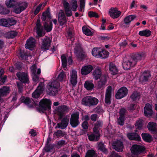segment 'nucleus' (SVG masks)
I'll use <instances>...</instances> for the list:
<instances>
[{"instance_id": "nucleus-1", "label": "nucleus", "mask_w": 157, "mask_h": 157, "mask_svg": "<svg viewBox=\"0 0 157 157\" xmlns=\"http://www.w3.org/2000/svg\"><path fill=\"white\" fill-rule=\"evenodd\" d=\"M145 57V54L143 52L138 53L132 55L130 59L123 61L122 65L123 68L125 70L130 69L134 67L138 61L144 59Z\"/></svg>"}, {"instance_id": "nucleus-2", "label": "nucleus", "mask_w": 157, "mask_h": 157, "mask_svg": "<svg viewBox=\"0 0 157 157\" xmlns=\"http://www.w3.org/2000/svg\"><path fill=\"white\" fill-rule=\"evenodd\" d=\"M59 85V82L57 81L49 82L47 86V94L51 96H56L58 93L59 90L58 88Z\"/></svg>"}, {"instance_id": "nucleus-3", "label": "nucleus", "mask_w": 157, "mask_h": 157, "mask_svg": "<svg viewBox=\"0 0 157 157\" xmlns=\"http://www.w3.org/2000/svg\"><path fill=\"white\" fill-rule=\"evenodd\" d=\"M52 101L49 99H43L39 102V107L37 108V111L41 113H44L47 110L49 111L51 110Z\"/></svg>"}, {"instance_id": "nucleus-4", "label": "nucleus", "mask_w": 157, "mask_h": 157, "mask_svg": "<svg viewBox=\"0 0 157 157\" xmlns=\"http://www.w3.org/2000/svg\"><path fill=\"white\" fill-rule=\"evenodd\" d=\"M98 101V100L95 97L87 96L82 99V103L83 105L90 107L96 105Z\"/></svg>"}, {"instance_id": "nucleus-5", "label": "nucleus", "mask_w": 157, "mask_h": 157, "mask_svg": "<svg viewBox=\"0 0 157 157\" xmlns=\"http://www.w3.org/2000/svg\"><path fill=\"white\" fill-rule=\"evenodd\" d=\"M79 112H76L72 113L70 119V124L73 128H76L79 124Z\"/></svg>"}, {"instance_id": "nucleus-6", "label": "nucleus", "mask_w": 157, "mask_h": 157, "mask_svg": "<svg viewBox=\"0 0 157 157\" xmlns=\"http://www.w3.org/2000/svg\"><path fill=\"white\" fill-rule=\"evenodd\" d=\"M68 107L65 105L59 106L56 109L57 114L60 119H62L64 115L68 112Z\"/></svg>"}, {"instance_id": "nucleus-7", "label": "nucleus", "mask_w": 157, "mask_h": 157, "mask_svg": "<svg viewBox=\"0 0 157 157\" xmlns=\"http://www.w3.org/2000/svg\"><path fill=\"white\" fill-rule=\"evenodd\" d=\"M74 49L75 52L78 59L81 61L84 60L86 56L81 47L78 45L76 46Z\"/></svg>"}, {"instance_id": "nucleus-8", "label": "nucleus", "mask_w": 157, "mask_h": 157, "mask_svg": "<svg viewBox=\"0 0 157 157\" xmlns=\"http://www.w3.org/2000/svg\"><path fill=\"white\" fill-rule=\"evenodd\" d=\"M128 90L126 87L123 86L120 88L115 94V98L120 99L126 96L128 93Z\"/></svg>"}, {"instance_id": "nucleus-9", "label": "nucleus", "mask_w": 157, "mask_h": 157, "mask_svg": "<svg viewBox=\"0 0 157 157\" xmlns=\"http://www.w3.org/2000/svg\"><path fill=\"white\" fill-rule=\"evenodd\" d=\"M27 6L26 3L20 2L13 8V12L17 14L20 13L25 9Z\"/></svg>"}, {"instance_id": "nucleus-10", "label": "nucleus", "mask_w": 157, "mask_h": 157, "mask_svg": "<svg viewBox=\"0 0 157 157\" xmlns=\"http://www.w3.org/2000/svg\"><path fill=\"white\" fill-rule=\"evenodd\" d=\"M16 75L21 83L25 84L29 83V76L26 74L19 72L16 73Z\"/></svg>"}, {"instance_id": "nucleus-11", "label": "nucleus", "mask_w": 157, "mask_h": 157, "mask_svg": "<svg viewBox=\"0 0 157 157\" xmlns=\"http://www.w3.org/2000/svg\"><path fill=\"white\" fill-rule=\"evenodd\" d=\"M42 40V44L41 46L42 50L44 51L48 50L50 47L52 42L50 38L46 36Z\"/></svg>"}, {"instance_id": "nucleus-12", "label": "nucleus", "mask_w": 157, "mask_h": 157, "mask_svg": "<svg viewBox=\"0 0 157 157\" xmlns=\"http://www.w3.org/2000/svg\"><path fill=\"white\" fill-rule=\"evenodd\" d=\"M145 150L143 146L137 144L132 145L131 148V151L132 154H138L143 152Z\"/></svg>"}, {"instance_id": "nucleus-13", "label": "nucleus", "mask_w": 157, "mask_h": 157, "mask_svg": "<svg viewBox=\"0 0 157 157\" xmlns=\"http://www.w3.org/2000/svg\"><path fill=\"white\" fill-rule=\"evenodd\" d=\"M44 82H40L37 87L36 89L32 93V97L35 98H39L43 92Z\"/></svg>"}, {"instance_id": "nucleus-14", "label": "nucleus", "mask_w": 157, "mask_h": 157, "mask_svg": "<svg viewBox=\"0 0 157 157\" xmlns=\"http://www.w3.org/2000/svg\"><path fill=\"white\" fill-rule=\"evenodd\" d=\"M112 146L113 149L118 152H122L124 147L123 142L120 140L113 142Z\"/></svg>"}, {"instance_id": "nucleus-15", "label": "nucleus", "mask_w": 157, "mask_h": 157, "mask_svg": "<svg viewBox=\"0 0 157 157\" xmlns=\"http://www.w3.org/2000/svg\"><path fill=\"white\" fill-rule=\"evenodd\" d=\"M151 75L149 71H145L140 76V81L143 84H145L151 78Z\"/></svg>"}, {"instance_id": "nucleus-16", "label": "nucleus", "mask_w": 157, "mask_h": 157, "mask_svg": "<svg viewBox=\"0 0 157 157\" xmlns=\"http://www.w3.org/2000/svg\"><path fill=\"white\" fill-rule=\"evenodd\" d=\"M111 93L112 87L109 86L106 90L105 99V102L107 105H109L111 103Z\"/></svg>"}, {"instance_id": "nucleus-17", "label": "nucleus", "mask_w": 157, "mask_h": 157, "mask_svg": "<svg viewBox=\"0 0 157 157\" xmlns=\"http://www.w3.org/2000/svg\"><path fill=\"white\" fill-rule=\"evenodd\" d=\"M36 33L37 36L36 37L38 38L44 36L45 34L43 32V28L41 25L40 20H37L36 23Z\"/></svg>"}, {"instance_id": "nucleus-18", "label": "nucleus", "mask_w": 157, "mask_h": 157, "mask_svg": "<svg viewBox=\"0 0 157 157\" xmlns=\"http://www.w3.org/2000/svg\"><path fill=\"white\" fill-rule=\"evenodd\" d=\"M109 14L113 18L115 19L118 18L121 15V12L118 10L116 8H111L109 11Z\"/></svg>"}, {"instance_id": "nucleus-19", "label": "nucleus", "mask_w": 157, "mask_h": 157, "mask_svg": "<svg viewBox=\"0 0 157 157\" xmlns=\"http://www.w3.org/2000/svg\"><path fill=\"white\" fill-rule=\"evenodd\" d=\"M152 106L149 103H147L144 108V114L145 116L150 117L152 116L153 111Z\"/></svg>"}, {"instance_id": "nucleus-20", "label": "nucleus", "mask_w": 157, "mask_h": 157, "mask_svg": "<svg viewBox=\"0 0 157 157\" xmlns=\"http://www.w3.org/2000/svg\"><path fill=\"white\" fill-rule=\"evenodd\" d=\"M93 69V67L91 65L83 66L81 70V74L83 75H86L90 73Z\"/></svg>"}, {"instance_id": "nucleus-21", "label": "nucleus", "mask_w": 157, "mask_h": 157, "mask_svg": "<svg viewBox=\"0 0 157 157\" xmlns=\"http://www.w3.org/2000/svg\"><path fill=\"white\" fill-rule=\"evenodd\" d=\"M147 128L150 132L153 134L157 133V125L156 123L152 121L149 122Z\"/></svg>"}, {"instance_id": "nucleus-22", "label": "nucleus", "mask_w": 157, "mask_h": 157, "mask_svg": "<svg viewBox=\"0 0 157 157\" xmlns=\"http://www.w3.org/2000/svg\"><path fill=\"white\" fill-rule=\"evenodd\" d=\"M10 87L6 86H3L0 88V101L1 97L7 95L10 92Z\"/></svg>"}, {"instance_id": "nucleus-23", "label": "nucleus", "mask_w": 157, "mask_h": 157, "mask_svg": "<svg viewBox=\"0 0 157 157\" xmlns=\"http://www.w3.org/2000/svg\"><path fill=\"white\" fill-rule=\"evenodd\" d=\"M69 120L67 118H63L61 122L58 123L57 125V127L62 129H63L66 128L68 124Z\"/></svg>"}, {"instance_id": "nucleus-24", "label": "nucleus", "mask_w": 157, "mask_h": 157, "mask_svg": "<svg viewBox=\"0 0 157 157\" xmlns=\"http://www.w3.org/2000/svg\"><path fill=\"white\" fill-rule=\"evenodd\" d=\"M127 136L128 138L131 140L137 141H140L141 138L140 136L136 132H131L127 134Z\"/></svg>"}, {"instance_id": "nucleus-25", "label": "nucleus", "mask_w": 157, "mask_h": 157, "mask_svg": "<svg viewBox=\"0 0 157 157\" xmlns=\"http://www.w3.org/2000/svg\"><path fill=\"white\" fill-rule=\"evenodd\" d=\"M77 72L75 70H73L70 81L72 86L75 87L77 83Z\"/></svg>"}, {"instance_id": "nucleus-26", "label": "nucleus", "mask_w": 157, "mask_h": 157, "mask_svg": "<svg viewBox=\"0 0 157 157\" xmlns=\"http://www.w3.org/2000/svg\"><path fill=\"white\" fill-rule=\"evenodd\" d=\"M35 42L34 41V39L31 37L27 40L25 47L26 48L32 50V49L35 46Z\"/></svg>"}, {"instance_id": "nucleus-27", "label": "nucleus", "mask_w": 157, "mask_h": 157, "mask_svg": "<svg viewBox=\"0 0 157 157\" xmlns=\"http://www.w3.org/2000/svg\"><path fill=\"white\" fill-rule=\"evenodd\" d=\"M58 20L59 25L61 26L66 24L67 22L66 18L63 13H59L58 16Z\"/></svg>"}, {"instance_id": "nucleus-28", "label": "nucleus", "mask_w": 157, "mask_h": 157, "mask_svg": "<svg viewBox=\"0 0 157 157\" xmlns=\"http://www.w3.org/2000/svg\"><path fill=\"white\" fill-rule=\"evenodd\" d=\"M98 150H100L104 154L107 155L108 154L109 151L106 147V145L103 142L98 143Z\"/></svg>"}, {"instance_id": "nucleus-29", "label": "nucleus", "mask_w": 157, "mask_h": 157, "mask_svg": "<svg viewBox=\"0 0 157 157\" xmlns=\"http://www.w3.org/2000/svg\"><path fill=\"white\" fill-rule=\"evenodd\" d=\"M23 102L25 104L28 105L29 108H33L34 105H36L35 101L33 100L32 99H31L29 98H26L23 101Z\"/></svg>"}, {"instance_id": "nucleus-30", "label": "nucleus", "mask_w": 157, "mask_h": 157, "mask_svg": "<svg viewBox=\"0 0 157 157\" xmlns=\"http://www.w3.org/2000/svg\"><path fill=\"white\" fill-rule=\"evenodd\" d=\"M109 69L112 74L115 75L118 74V69L114 63H110L109 66Z\"/></svg>"}, {"instance_id": "nucleus-31", "label": "nucleus", "mask_w": 157, "mask_h": 157, "mask_svg": "<svg viewBox=\"0 0 157 157\" xmlns=\"http://www.w3.org/2000/svg\"><path fill=\"white\" fill-rule=\"evenodd\" d=\"M100 136L99 132L97 133L94 132L93 134H91L88 136V139L90 141H97L99 140Z\"/></svg>"}, {"instance_id": "nucleus-32", "label": "nucleus", "mask_w": 157, "mask_h": 157, "mask_svg": "<svg viewBox=\"0 0 157 157\" xmlns=\"http://www.w3.org/2000/svg\"><path fill=\"white\" fill-rule=\"evenodd\" d=\"M141 136L143 140L146 142L150 143L152 140V136L149 133H143Z\"/></svg>"}, {"instance_id": "nucleus-33", "label": "nucleus", "mask_w": 157, "mask_h": 157, "mask_svg": "<svg viewBox=\"0 0 157 157\" xmlns=\"http://www.w3.org/2000/svg\"><path fill=\"white\" fill-rule=\"evenodd\" d=\"M130 98L133 101H138L140 98V93L136 91H134L130 96Z\"/></svg>"}, {"instance_id": "nucleus-34", "label": "nucleus", "mask_w": 157, "mask_h": 157, "mask_svg": "<svg viewBox=\"0 0 157 157\" xmlns=\"http://www.w3.org/2000/svg\"><path fill=\"white\" fill-rule=\"evenodd\" d=\"M103 122L102 121L98 120L94 124V126L93 128L94 132H95L97 133L99 132V129L100 127H102Z\"/></svg>"}, {"instance_id": "nucleus-35", "label": "nucleus", "mask_w": 157, "mask_h": 157, "mask_svg": "<svg viewBox=\"0 0 157 157\" xmlns=\"http://www.w3.org/2000/svg\"><path fill=\"white\" fill-rule=\"evenodd\" d=\"M84 87L87 90H92L94 88V85L90 81L87 80L85 82Z\"/></svg>"}, {"instance_id": "nucleus-36", "label": "nucleus", "mask_w": 157, "mask_h": 157, "mask_svg": "<svg viewBox=\"0 0 157 157\" xmlns=\"http://www.w3.org/2000/svg\"><path fill=\"white\" fill-rule=\"evenodd\" d=\"M93 78L96 80L100 78L101 75V70L99 68L96 69L93 74Z\"/></svg>"}, {"instance_id": "nucleus-37", "label": "nucleus", "mask_w": 157, "mask_h": 157, "mask_svg": "<svg viewBox=\"0 0 157 157\" xmlns=\"http://www.w3.org/2000/svg\"><path fill=\"white\" fill-rule=\"evenodd\" d=\"M17 33L16 31H11L9 32L5 35L6 38L8 39H13L17 36Z\"/></svg>"}, {"instance_id": "nucleus-38", "label": "nucleus", "mask_w": 157, "mask_h": 157, "mask_svg": "<svg viewBox=\"0 0 157 157\" xmlns=\"http://www.w3.org/2000/svg\"><path fill=\"white\" fill-rule=\"evenodd\" d=\"M151 32L148 29H145L139 32L138 34L142 36L147 37H149L151 35Z\"/></svg>"}, {"instance_id": "nucleus-39", "label": "nucleus", "mask_w": 157, "mask_h": 157, "mask_svg": "<svg viewBox=\"0 0 157 157\" xmlns=\"http://www.w3.org/2000/svg\"><path fill=\"white\" fill-rule=\"evenodd\" d=\"M99 58L103 59L107 58L109 55V52L105 49H101L100 52L99 53Z\"/></svg>"}, {"instance_id": "nucleus-40", "label": "nucleus", "mask_w": 157, "mask_h": 157, "mask_svg": "<svg viewBox=\"0 0 157 157\" xmlns=\"http://www.w3.org/2000/svg\"><path fill=\"white\" fill-rule=\"evenodd\" d=\"M144 121L142 119H139L136 121L135 127L136 129L138 130H141L142 129L144 124Z\"/></svg>"}, {"instance_id": "nucleus-41", "label": "nucleus", "mask_w": 157, "mask_h": 157, "mask_svg": "<svg viewBox=\"0 0 157 157\" xmlns=\"http://www.w3.org/2000/svg\"><path fill=\"white\" fill-rule=\"evenodd\" d=\"M52 23L51 21L50 22L49 25L48 24L47 22H45L44 23V29L48 33L50 32L52 30Z\"/></svg>"}, {"instance_id": "nucleus-42", "label": "nucleus", "mask_w": 157, "mask_h": 157, "mask_svg": "<svg viewBox=\"0 0 157 157\" xmlns=\"http://www.w3.org/2000/svg\"><path fill=\"white\" fill-rule=\"evenodd\" d=\"M136 16L135 15H130L126 17L124 19V22L125 24L128 25L130 22L136 18Z\"/></svg>"}, {"instance_id": "nucleus-43", "label": "nucleus", "mask_w": 157, "mask_h": 157, "mask_svg": "<svg viewBox=\"0 0 157 157\" xmlns=\"http://www.w3.org/2000/svg\"><path fill=\"white\" fill-rule=\"evenodd\" d=\"M65 14L67 17H71L72 15L71 9L70 8V5L63 6Z\"/></svg>"}, {"instance_id": "nucleus-44", "label": "nucleus", "mask_w": 157, "mask_h": 157, "mask_svg": "<svg viewBox=\"0 0 157 157\" xmlns=\"http://www.w3.org/2000/svg\"><path fill=\"white\" fill-rule=\"evenodd\" d=\"M97 155L94 150H88L86 154L85 157H97Z\"/></svg>"}, {"instance_id": "nucleus-45", "label": "nucleus", "mask_w": 157, "mask_h": 157, "mask_svg": "<svg viewBox=\"0 0 157 157\" xmlns=\"http://www.w3.org/2000/svg\"><path fill=\"white\" fill-rule=\"evenodd\" d=\"M18 3L16 0H9L6 3V5L8 7H13V8Z\"/></svg>"}, {"instance_id": "nucleus-46", "label": "nucleus", "mask_w": 157, "mask_h": 157, "mask_svg": "<svg viewBox=\"0 0 157 157\" xmlns=\"http://www.w3.org/2000/svg\"><path fill=\"white\" fill-rule=\"evenodd\" d=\"M101 49V48H94L92 52V55L96 57L99 58V55L100 54Z\"/></svg>"}, {"instance_id": "nucleus-47", "label": "nucleus", "mask_w": 157, "mask_h": 157, "mask_svg": "<svg viewBox=\"0 0 157 157\" xmlns=\"http://www.w3.org/2000/svg\"><path fill=\"white\" fill-rule=\"evenodd\" d=\"M62 66L63 68H65L67 66V59L66 56L63 54L61 56Z\"/></svg>"}, {"instance_id": "nucleus-48", "label": "nucleus", "mask_w": 157, "mask_h": 157, "mask_svg": "<svg viewBox=\"0 0 157 157\" xmlns=\"http://www.w3.org/2000/svg\"><path fill=\"white\" fill-rule=\"evenodd\" d=\"M66 134L65 132H63L61 130H58L56 132H54V135L57 138L62 137Z\"/></svg>"}, {"instance_id": "nucleus-49", "label": "nucleus", "mask_w": 157, "mask_h": 157, "mask_svg": "<svg viewBox=\"0 0 157 157\" xmlns=\"http://www.w3.org/2000/svg\"><path fill=\"white\" fill-rule=\"evenodd\" d=\"M71 5L72 7L71 8V10L73 11H76L78 8V4L76 0H71Z\"/></svg>"}, {"instance_id": "nucleus-50", "label": "nucleus", "mask_w": 157, "mask_h": 157, "mask_svg": "<svg viewBox=\"0 0 157 157\" xmlns=\"http://www.w3.org/2000/svg\"><path fill=\"white\" fill-rule=\"evenodd\" d=\"M82 30L83 33L87 36H91L92 34L91 30L83 26L82 28Z\"/></svg>"}, {"instance_id": "nucleus-51", "label": "nucleus", "mask_w": 157, "mask_h": 157, "mask_svg": "<svg viewBox=\"0 0 157 157\" xmlns=\"http://www.w3.org/2000/svg\"><path fill=\"white\" fill-rule=\"evenodd\" d=\"M10 11L7 8L4 7L2 6H0V13L2 14H8Z\"/></svg>"}, {"instance_id": "nucleus-52", "label": "nucleus", "mask_w": 157, "mask_h": 157, "mask_svg": "<svg viewBox=\"0 0 157 157\" xmlns=\"http://www.w3.org/2000/svg\"><path fill=\"white\" fill-rule=\"evenodd\" d=\"M8 27L12 26L15 25L17 21L12 18H8L7 19Z\"/></svg>"}, {"instance_id": "nucleus-53", "label": "nucleus", "mask_w": 157, "mask_h": 157, "mask_svg": "<svg viewBox=\"0 0 157 157\" xmlns=\"http://www.w3.org/2000/svg\"><path fill=\"white\" fill-rule=\"evenodd\" d=\"M0 25L8 27L7 19L5 18L0 19Z\"/></svg>"}, {"instance_id": "nucleus-54", "label": "nucleus", "mask_w": 157, "mask_h": 157, "mask_svg": "<svg viewBox=\"0 0 157 157\" xmlns=\"http://www.w3.org/2000/svg\"><path fill=\"white\" fill-rule=\"evenodd\" d=\"M85 0H80L79 11L80 12H84L82 10L84 9L85 6Z\"/></svg>"}, {"instance_id": "nucleus-55", "label": "nucleus", "mask_w": 157, "mask_h": 157, "mask_svg": "<svg viewBox=\"0 0 157 157\" xmlns=\"http://www.w3.org/2000/svg\"><path fill=\"white\" fill-rule=\"evenodd\" d=\"M100 82H101L102 85H105L106 82H107V76L105 75H101L100 78Z\"/></svg>"}, {"instance_id": "nucleus-56", "label": "nucleus", "mask_w": 157, "mask_h": 157, "mask_svg": "<svg viewBox=\"0 0 157 157\" xmlns=\"http://www.w3.org/2000/svg\"><path fill=\"white\" fill-rule=\"evenodd\" d=\"M88 16L90 18L93 17L97 18L99 17L98 14L94 12L90 11L88 12Z\"/></svg>"}, {"instance_id": "nucleus-57", "label": "nucleus", "mask_w": 157, "mask_h": 157, "mask_svg": "<svg viewBox=\"0 0 157 157\" xmlns=\"http://www.w3.org/2000/svg\"><path fill=\"white\" fill-rule=\"evenodd\" d=\"M94 111L96 113H99L103 112V109L102 107L100 105H98L94 108Z\"/></svg>"}, {"instance_id": "nucleus-58", "label": "nucleus", "mask_w": 157, "mask_h": 157, "mask_svg": "<svg viewBox=\"0 0 157 157\" xmlns=\"http://www.w3.org/2000/svg\"><path fill=\"white\" fill-rule=\"evenodd\" d=\"M65 76V74L64 72H62L58 75V77L57 78V80L61 82L63 81L64 77Z\"/></svg>"}, {"instance_id": "nucleus-59", "label": "nucleus", "mask_w": 157, "mask_h": 157, "mask_svg": "<svg viewBox=\"0 0 157 157\" xmlns=\"http://www.w3.org/2000/svg\"><path fill=\"white\" fill-rule=\"evenodd\" d=\"M126 110L124 108H122L120 110L119 117H125V114Z\"/></svg>"}, {"instance_id": "nucleus-60", "label": "nucleus", "mask_w": 157, "mask_h": 157, "mask_svg": "<svg viewBox=\"0 0 157 157\" xmlns=\"http://www.w3.org/2000/svg\"><path fill=\"white\" fill-rule=\"evenodd\" d=\"M125 117H119L118 119V123L121 125H123L124 124Z\"/></svg>"}, {"instance_id": "nucleus-61", "label": "nucleus", "mask_w": 157, "mask_h": 157, "mask_svg": "<svg viewBox=\"0 0 157 157\" xmlns=\"http://www.w3.org/2000/svg\"><path fill=\"white\" fill-rule=\"evenodd\" d=\"M136 107V105L133 103L131 104L128 107V110L132 112L135 109Z\"/></svg>"}, {"instance_id": "nucleus-62", "label": "nucleus", "mask_w": 157, "mask_h": 157, "mask_svg": "<svg viewBox=\"0 0 157 157\" xmlns=\"http://www.w3.org/2000/svg\"><path fill=\"white\" fill-rule=\"evenodd\" d=\"M53 148V146L51 144H47L45 146L44 149L45 151L46 152H49Z\"/></svg>"}, {"instance_id": "nucleus-63", "label": "nucleus", "mask_w": 157, "mask_h": 157, "mask_svg": "<svg viewBox=\"0 0 157 157\" xmlns=\"http://www.w3.org/2000/svg\"><path fill=\"white\" fill-rule=\"evenodd\" d=\"M4 73V72L2 73L0 76V84H3L5 82L7 78V76L5 75L3 77H2V75Z\"/></svg>"}, {"instance_id": "nucleus-64", "label": "nucleus", "mask_w": 157, "mask_h": 157, "mask_svg": "<svg viewBox=\"0 0 157 157\" xmlns=\"http://www.w3.org/2000/svg\"><path fill=\"white\" fill-rule=\"evenodd\" d=\"M88 126L89 124L88 122L86 121H83L82 124V128L86 130V131L88 128Z\"/></svg>"}]
</instances>
